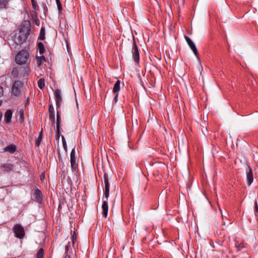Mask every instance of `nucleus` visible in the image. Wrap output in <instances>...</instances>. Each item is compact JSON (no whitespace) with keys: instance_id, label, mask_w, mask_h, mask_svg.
<instances>
[{"instance_id":"nucleus-1","label":"nucleus","mask_w":258,"mask_h":258,"mask_svg":"<svg viewBox=\"0 0 258 258\" xmlns=\"http://www.w3.org/2000/svg\"><path fill=\"white\" fill-rule=\"evenodd\" d=\"M31 24L29 21H24L21 24L19 31L16 32L14 36V41L18 45H22L25 43L30 35Z\"/></svg>"},{"instance_id":"nucleus-2","label":"nucleus","mask_w":258,"mask_h":258,"mask_svg":"<svg viewBox=\"0 0 258 258\" xmlns=\"http://www.w3.org/2000/svg\"><path fill=\"white\" fill-rule=\"evenodd\" d=\"M103 180L105 184V190L104 192V196L106 199V200L103 201V204L102 205V209L103 211L102 215L104 218H106L108 215V198L109 195V183L108 181V175L106 173H104L103 175Z\"/></svg>"},{"instance_id":"nucleus-3","label":"nucleus","mask_w":258,"mask_h":258,"mask_svg":"<svg viewBox=\"0 0 258 258\" xmlns=\"http://www.w3.org/2000/svg\"><path fill=\"white\" fill-rule=\"evenodd\" d=\"M30 72L31 69L29 66L17 67L13 69L11 74L14 78L27 79Z\"/></svg>"},{"instance_id":"nucleus-4","label":"nucleus","mask_w":258,"mask_h":258,"mask_svg":"<svg viewBox=\"0 0 258 258\" xmlns=\"http://www.w3.org/2000/svg\"><path fill=\"white\" fill-rule=\"evenodd\" d=\"M15 60L17 64L20 65L29 64L31 61L29 53L26 49H23L17 54Z\"/></svg>"},{"instance_id":"nucleus-5","label":"nucleus","mask_w":258,"mask_h":258,"mask_svg":"<svg viewBox=\"0 0 258 258\" xmlns=\"http://www.w3.org/2000/svg\"><path fill=\"white\" fill-rule=\"evenodd\" d=\"M131 53L134 61L139 64L140 62V53L137 42L134 37L133 38L132 42Z\"/></svg>"},{"instance_id":"nucleus-6","label":"nucleus","mask_w":258,"mask_h":258,"mask_svg":"<svg viewBox=\"0 0 258 258\" xmlns=\"http://www.w3.org/2000/svg\"><path fill=\"white\" fill-rule=\"evenodd\" d=\"M24 88V84L20 81H15L12 86V94L15 96L21 95Z\"/></svg>"},{"instance_id":"nucleus-7","label":"nucleus","mask_w":258,"mask_h":258,"mask_svg":"<svg viewBox=\"0 0 258 258\" xmlns=\"http://www.w3.org/2000/svg\"><path fill=\"white\" fill-rule=\"evenodd\" d=\"M15 236L19 239H23L25 235L24 227L20 224H16L13 227Z\"/></svg>"},{"instance_id":"nucleus-8","label":"nucleus","mask_w":258,"mask_h":258,"mask_svg":"<svg viewBox=\"0 0 258 258\" xmlns=\"http://www.w3.org/2000/svg\"><path fill=\"white\" fill-rule=\"evenodd\" d=\"M33 197L35 201L41 204L43 203V195L42 191L38 188H36L34 189Z\"/></svg>"},{"instance_id":"nucleus-9","label":"nucleus","mask_w":258,"mask_h":258,"mask_svg":"<svg viewBox=\"0 0 258 258\" xmlns=\"http://www.w3.org/2000/svg\"><path fill=\"white\" fill-rule=\"evenodd\" d=\"M70 156H71V168H72V170L73 171H75L78 168V163L76 162L75 148H74L72 150Z\"/></svg>"},{"instance_id":"nucleus-10","label":"nucleus","mask_w":258,"mask_h":258,"mask_svg":"<svg viewBox=\"0 0 258 258\" xmlns=\"http://www.w3.org/2000/svg\"><path fill=\"white\" fill-rule=\"evenodd\" d=\"M54 97L56 102V109H59L61 105V103L62 101L61 91L59 89H56L54 92Z\"/></svg>"},{"instance_id":"nucleus-11","label":"nucleus","mask_w":258,"mask_h":258,"mask_svg":"<svg viewBox=\"0 0 258 258\" xmlns=\"http://www.w3.org/2000/svg\"><path fill=\"white\" fill-rule=\"evenodd\" d=\"M246 182L247 184L249 186L251 185L253 180V175L251 168L248 166L246 168Z\"/></svg>"},{"instance_id":"nucleus-12","label":"nucleus","mask_w":258,"mask_h":258,"mask_svg":"<svg viewBox=\"0 0 258 258\" xmlns=\"http://www.w3.org/2000/svg\"><path fill=\"white\" fill-rule=\"evenodd\" d=\"M184 38L188 46L193 51L194 53L195 54L196 56H198V51L194 42L191 40V39L189 37H188L187 36H184Z\"/></svg>"},{"instance_id":"nucleus-13","label":"nucleus","mask_w":258,"mask_h":258,"mask_svg":"<svg viewBox=\"0 0 258 258\" xmlns=\"http://www.w3.org/2000/svg\"><path fill=\"white\" fill-rule=\"evenodd\" d=\"M49 118L53 123L55 122V112L52 104L48 105Z\"/></svg>"},{"instance_id":"nucleus-14","label":"nucleus","mask_w":258,"mask_h":258,"mask_svg":"<svg viewBox=\"0 0 258 258\" xmlns=\"http://www.w3.org/2000/svg\"><path fill=\"white\" fill-rule=\"evenodd\" d=\"M1 168L4 171L9 172L14 169V165L13 164L6 163L2 165Z\"/></svg>"},{"instance_id":"nucleus-15","label":"nucleus","mask_w":258,"mask_h":258,"mask_svg":"<svg viewBox=\"0 0 258 258\" xmlns=\"http://www.w3.org/2000/svg\"><path fill=\"white\" fill-rule=\"evenodd\" d=\"M17 150V146L14 144H11L4 148V152H8L11 154L14 153Z\"/></svg>"},{"instance_id":"nucleus-16","label":"nucleus","mask_w":258,"mask_h":258,"mask_svg":"<svg viewBox=\"0 0 258 258\" xmlns=\"http://www.w3.org/2000/svg\"><path fill=\"white\" fill-rule=\"evenodd\" d=\"M12 111L11 110H8L5 114V120L7 123H9L12 118Z\"/></svg>"},{"instance_id":"nucleus-17","label":"nucleus","mask_w":258,"mask_h":258,"mask_svg":"<svg viewBox=\"0 0 258 258\" xmlns=\"http://www.w3.org/2000/svg\"><path fill=\"white\" fill-rule=\"evenodd\" d=\"M120 89V81L118 80L114 85L112 92L114 93H119V91Z\"/></svg>"},{"instance_id":"nucleus-18","label":"nucleus","mask_w":258,"mask_h":258,"mask_svg":"<svg viewBox=\"0 0 258 258\" xmlns=\"http://www.w3.org/2000/svg\"><path fill=\"white\" fill-rule=\"evenodd\" d=\"M56 128L60 127V121H61V111L59 109H56Z\"/></svg>"},{"instance_id":"nucleus-19","label":"nucleus","mask_w":258,"mask_h":258,"mask_svg":"<svg viewBox=\"0 0 258 258\" xmlns=\"http://www.w3.org/2000/svg\"><path fill=\"white\" fill-rule=\"evenodd\" d=\"M37 46V50L39 51V53L40 54H43L45 52V51L43 43L41 42H38Z\"/></svg>"},{"instance_id":"nucleus-20","label":"nucleus","mask_w":258,"mask_h":258,"mask_svg":"<svg viewBox=\"0 0 258 258\" xmlns=\"http://www.w3.org/2000/svg\"><path fill=\"white\" fill-rule=\"evenodd\" d=\"M10 0H0V9H6L8 7L9 2Z\"/></svg>"},{"instance_id":"nucleus-21","label":"nucleus","mask_w":258,"mask_h":258,"mask_svg":"<svg viewBox=\"0 0 258 258\" xmlns=\"http://www.w3.org/2000/svg\"><path fill=\"white\" fill-rule=\"evenodd\" d=\"M235 246L237 251H240L243 248H245V246L243 242H240L238 241H235Z\"/></svg>"},{"instance_id":"nucleus-22","label":"nucleus","mask_w":258,"mask_h":258,"mask_svg":"<svg viewBox=\"0 0 258 258\" xmlns=\"http://www.w3.org/2000/svg\"><path fill=\"white\" fill-rule=\"evenodd\" d=\"M19 115V120L20 122H22L24 121L25 117H24V110L23 108L20 109L18 112Z\"/></svg>"},{"instance_id":"nucleus-23","label":"nucleus","mask_w":258,"mask_h":258,"mask_svg":"<svg viewBox=\"0 0 258 258\" xmlns=\"http://www.w3.org/2000/svg\"><path fill=\"white\" fill-rule=\"evenodd\" d=\"M45 28L44 27H42L40 29L38 39L41 40H44L45 39Z\"/></svg>"},{"instance_id":"nucleus-24","label":"nucleus","mask_w":258,"mask_h":258,"mask_svg":"<svg viewBox=\"0 0 258 258\" xmlns=\"http://www.w3.org/2000/svg\"><path fill=\"white\" fill-rule=\"evenodd\" d=\"M36 59H37V63L39 66L41 65L43 62L46 61L45 57L43 55H42L40 56H37Z\"/></svg>"},{"instance_id":"nucleus-25","label":"nucleus","mask_w":258,"mask_h":258,"mask_svg":"<svg viewBox=\"0 0 258 258\" xmlns=\"http://www.w3.org/2000/svg\"><path fill=\"white\" fill-rule=\"evenodd\" d=\"M38 86L39 88L43 89L45 86V80L44 79H40L38 81Z\"/></svg>"},{"instance_id":"nucleus-26","label":"nucleus","mask_w":258,"mask_h":258,"mask_svg":"<svg viewBox=\"0 0 258 258\" xmlns=\"http://www.w3.org/2000/svg\"><path fill=\"white\" fill-rule=\"evenodd\" d=\"M42 130H41V132H40L39 137H38L37 140L36 141L35 145L36 146H39L40 142L42 140Z\"/></svg>"},{"instance_id":"nucleus-27","label":"nucleus","mask_w":258,"mask_h":258,"mask_svg":"<svg viewBox=\"0 0 258 258\" xmlns=\"http://www.w3.org/2000/svg\"><path fill=\"white\" fill-rule=\"evenodd\" d=\"M44 257V249L41 248L39 249L37 253V258H43Z\"/></svg>"},{"instance_id":"nucleus-28","label":"nucleus","mask_w":258,"mask_h":258,"mask_svg":"<svg viewBox=\"0 0 258 258\" xmlns=\"http://www.w3.org/2000/svg\"><path fill=\"white\" fill-rule=\"evenodd\" d=\"M72 250L71 246L70 243L69 242L67 245L65 246V254H70L71 251Z\"/></svg>"},{"instance_id":"nucleus-29","label":"nucleus","mask_w":258,"mask_h":258,"mask_svg":"<svg viewBox=\"0 0 258 258\" xmlns=\"http://www.w3.org/2000/svg\"><path fill=\"white\" fill-rule=\"evenodd\" d=\"M61 139H62L63 147L64 150L66 151V152H67L68 148H67V142H66V139L63 136H61Z\"/></svg>"},{"instance_id":"nucleus-30","label":"nucleus","mask_w":258,"mask_h":258,"mask_svg":"<svg viewBox=\"0 0 258 258\" xmlns=\"http://www.w3.org/2000/svg\"><path fill=\"white\" fill-rule=\"evenodd\" d=\"M58 10L59 12H60L62 10V7L60 0H55Z\"/></svg>"},{"instance_id":"nucleus-31","label":"nucleus","mask_w":258,"mask_h":258,"mask_svg":"<svg viewBox=\"0 0 258 258\" xmlns=\"http://www.w3.org/2000/svg\"><path fill=\"white\" fill-rule=\"evenodd\" d=\"M60 127L56 128L55 138L57 140H59L60 137Z\"/></svg>"},{"instance_id":"nucleus-32","label":"nucleus","mask_w":258,"mask_h":258,"mask_svg":"<svg viewBox=\"0 0 258 258\" xmlns=\"http://www.w3.org/2000/svg\"><path fill=\"white\" fill-rule=\"evenodd\" d=\"M32 5L33 7V8L35 10L36 9V8L38 7L37 4L36 2L34 0H31Z\"/></svg>"},{"instance_id":"nucleus-33","label":"nucleus","mask_w":258,"mask_h":258,"mask_svg":"<svg viewBox=\"0 0 258 258\" xmlns=\"http://www.w3.org/2000/svg\"><path fill=\"white\" fill-rule=\"evenodd\" d=\"M4 94V90L3 88L0 86V98L3 96ZM2 101H0V106L2 105Z\"/></svg>"},{"instance_id":"nucleus-34","label":"nucleus","mask_w":258,"mask_h":258,"mask_svg":"<svg viewBox=\"0 0 258 258\" xmlns=\"http://www.w3.org/2000/svg\"><path fill=\"white\" fill-rule=\"evenodd\" d=\"M254 208H255V214L258 213V206H257V203L255 201L254 202Z\"/></svg>"},{"instance_id":"nucleus-35","label":"nucleus","mask_w":258,"mask_h":258,"mask_svg":"<svg viewBox=\"0 0 258 258\" xmlns=\"http://www.w3.org/2000/svg\"><path fill=\"white\" fill-rule=\"evenodd\" d=\"M114 94H115V96L114 97L113 100L115 103H116L118 101V96L119 93H114Z\"/></svg>"},{"instance_id":"nucleus-36","label":"nucleus","mask_w":258,"mask_h":258,"mask_svg":"<svg viewBox=\"0 0 258 258\" xmlns=\"http://www.w3.org/2000/svg\"><path fill=\"white\" fill-rule=\"evenodd\" d=\"M72 241H73V243H74L75 240L76 239V236L75 232H74V234H73V235L72 236Z\"/></svg>"},{"instance_id":"nucleus-37","label":"nucleus","mask_w":258,"mask_h":258,"mask_svg":"<svg viewBox=\"0 0 258 258\" xmlns=\"http://www.w3.org/2000/svg\"><path fill=\"white\" fill-rule=\"evenodd\" d=\"M178 3H180L181 5H184V0H178Z\"/></svg>"},{"instance_id":"nucleus-38","label":"nucleus","mask_w":258,"mask_h":258,"mask_svg":"<svg viewBox=\"0 0 258 258\" xmlns=\"http://www.w3.org/2000/svg\"><path fill=\"white\" fill-rule=\"evenodd\" d=\"M66 254V255H65L64 258H71L70 254Z\"/></svg>"},{"instance_id":"nucleus-39","label":"nucleus","mask_w":258,"mask_h":258,"mask_svg":"<svg viewBox=\"0 0 258 258\" xmlns=\"http://www.w3.org/2000/svg\"><path fill=\"white\" fill-rule=\"evenodd\" d=\"M29 99H27V101H26V104H28V103H29Z\"/></svg>"}]
</instances>
